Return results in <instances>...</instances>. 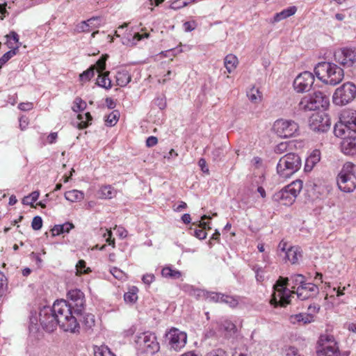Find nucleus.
<instances>
[{"instance_id": "4d7b16f0", "label": "nucleus", "mask_w": 356, "mask_h": 356, "mask_svg": "<svg viewBox=\"0 0 356 356\" xmlns=\"http://www.w3.org/2000/svg\"><path fill=\"white\" fill-rule=\"evenodd\" d=\"M345 128L344 124L340 120L339 124H336L334 129L335 136L337 137L342 136L345 134Z\"/></svg>"}, {"instance_id": "412c9836", "label": "nucleus", "mask_w": 356, "mask_h": 356, "mask_svg": "<svg viewBox=\"0 0 356 356\" xmlns=\"http://www.w3.org/2000/svg\"><path fill=\"white\" fill-rule=\"evenodd\" d=\"M341 149L346 155L356 154V136L344 138L341 143Z\"/></svg>"}, {"instance_id": "72a5a7b5", "label": "nucleus", "mask_w": 356, "mask_h": 356, "mask_svg": "<svg viewBox=\"0 0 356 356\" xmlns=\"http://www.w3.org/2000/svg\"><path fill=\"white\" fill-rule=\"evenodd\" d=\"M161 275L165 278L173 280L179 279L181 276V273L176 269L172 268L171 266H165L161 270Z\"/></svg>"}, {"instance_id": "5fc2aeb1", "label": "nucleus", "mask_w": 356, "mask_h": 356, "mask_svg": "<svg viewBox=\"0 0 356 356\" xmlns=\"http://www.w3.org/2000/svg\"><path fill=\"white\" fill-rule=\"evenodd\" d=\"M100 231L102 232V234L104 237L108 236L107 238L106 239V243H108V245H112L113 248H115V239L111 238L112 232L108 229L104 228H101Z\"/></svg>"}, {"instance_id": "a878e982", "label": "nucleus", "mask_w": 356, "mask_h": 356, "mask_svg": "<svg viewBox=\"0 0 356 356\" xmlns=\"http://www.w3.org/2000/svg\"><path fill=\"white\" fill-rule=\"evenodd\" d=\"M194 291L197 296H200L202 295L209 301L214 302H222V299L223 298V293H221L204 291L200 289L195 290Z\"/></svg>"}, {"instance_id": "4468645a", "label": "nucleus", "mask_w": 356, "mask_h": 356, "mask_svg": "<svg viewBox=\"0 0 356 356\" xmlns=\"http://www.w3.org/2000/svg\"><path fill=\"white\" fill-rule=\"evenodd\" d=\"M314 80V76L312 72L305 71L298 74L294 79L293 88L297 92H307L312 88Z\"/></svg>"}, {"instance_id": "9b49d317", "label": "nucleus", "mask_w": 356, "mask_h": 356, "mask_svg": "<svg viewBox=\"0 0 356 356\" xmlns=\"http://www.w3.org/2000/svg\"><path fill=\"white\" fill-rule=\"evenodd\" d=\"M318 356H339L340 352L334 337L330 334H322L318 341Z\"/></svg>"}, {"instance_id": "f3484780", "label": "nucleus", "mask_w": 356, "mask_h": 356, "mask_svg": "<svg viewBox=\"0 0 356 356\" xmlns=\"http://www.w3.org/2000/svg\"><path fill=\"white\" fill-rule=\"evenodd\" d=\"M330 120L326 114L315 113L309 120V127L316 132H326L330 128Z\"/></svg>"}, {"instance_id": "09e8293b", "label": "nucleus", "mask_w": 356, "mask_h": 356, "mask_svg": "<svg viewBox=\"0 0 356 356\" xmlns=\"http://www.w3.org/2000/svg\"><path fill=\"white\" fill-rule=\"evenodd\" d=\"M86 103L81 97H76L72 106L73 111L78 113L85 109Z\"/></svg>"}, {"instance_id": "a19ab883", "label": "nucleus", "mask_w": 356, "mask_h": 356, "mask_svg": "<svg viewBox=\"0 0 356 356\" xmlns=\"http://www.w3.org/2000/svg\"><path fill=\"white\" fill-rule=\"evenodd\" d=\"M76 275H81L83 274H88L91 272L89 267H86V263L84 260H79L76 264Z\"/></svg>"}, {"instance_id": "9d476101", "label": "nucleus", "mask_w": 356, "mask_h": 356, "mask_svg": "<svg viewBox=\"0 0 356 356\" xmlns=\"http://www.w3.org/2000/svg\"><path fill=\"white\" fill-rule=\"evenodd\" d=\"M356 97V86L350 82L343 83L337 88L333 95V102L338 106L346 105Z\"/></svg>"}, {"instance_id": "2f4dec72", "label": "nucleus", "mask_w": 356, "mask_h": 356, "mask_svg": "<svg viewBox=\"0 0 356 356\" xmlns=\"http://www.w3.org/2000/svg\"><path fill=\"white\" fill-rule=\"evenodd\" d=\"M101 199H111L116 195V191L110 185L102 186L98 191Z\"/></svg>"}, {"instance_id": "e433bc0d", "label": "nucleus", "mask_w": 356, "mask_h": 356, "mask_svg": "<svg viewBox=\"0 0 356 356\" xmlns=\"http://www.w3.org/2000/svg\"><path fill=\"white\" fill-rule=\"evenodd\" d=\"M246 96L252 104H255L261 102L263 97L262 93L258 88H255L254 87L250 89V90L246 94Z\"/></svg>"}, {"instance_id": "2eb2a0df", "label": "nucleus", "mask_w": 356, "mask_h": 356, "mask_svg": "<svg viewBox=\"0 0 356 356\" xmlns=\"http://www.w3.org/2000/svg\"><path fill=\"white\" fill-rule=\"evenodd\" d=\"M39 316L40 325L48 332H53L58 325L52 307H43L40 309Z\"/></svg>"}, {"instance_id": "69168bd1", "label": "nucleus", "mask_w": 356, "mask_h": 356, "mask_svg": "<svg viewBox=\"0 0 356 356\" xmlns=\"http://www.w3.org/2000/svg\"><path fill=\"white\" fill-rule=\"evenodd\" d=\"M33 108V104L31 102H22L18 105V108L23 111H31Z\"/></svg>"}, {"instance_id": "3c124183", "label": "nucleus", "mask_w": 356, "mask_h": 356, "mask_svg": "<svg viewBox=\"0 0 356 356\" xmlns=\"http://www.w3.org/2000/svg\"><path fill=\"white\" fill-rule=\"evenodd\" d=\"M222 302H224V303L228 305L229 307L234 308L238 305V298H236L235 297L223 294V298L222 299Z\"/></svg>"}, {"instance_id": "4be33fe9", "label": "nucleus", "mask_w": 356, "mask_h": 356, "mask_svg": "<svg viewBox=\"0 0 356 356\" xmlns=\"http://www.w3.org/2000/svg\"><path fill=\"white\" fill-rule=\"evenodd\" d=\"M210 217L209 216H207V215H204L202 216L201 218V220L199 222V224H198V228H195L193 230V235L200 239V240H203L204 238H207V232H206V229H210L211 227H209V222H205L204 220L206 219H209Z\"/></svg>"}, {"instance_id": "5701e85b", "label": "nucleus", "mask_w": 356, "mask_h": 356, "mask_svg": "<svg viewBox=\"0 0 356 356\" xmlns=\"http://www.w3.org/2000/svg\"><path fill=\"white\" fill-rule=\"evenodd\" d=\"M302 258V253L300 248L290 247L284 254V259L289 261L292 264L298 263V260Z\"/></svg>"}, {"instance_id": "338daca9", "label": "nucleus", "mask_w": 356, "mask_h": 356, "mask_svg": "<svg viewBox=\"0 0 356 356\" xmlns=\"http://www.w3.org/2000/svg\"><path fill=\"white\" fill-rule=\"evenodd\" d=\"M158 143V139L155 136H149L146 140V145L148 147L155 146Z\"/></svg>"}, {"instance_id": "473e14b6", "label": "nucleus", "mask_w": 356, "mask_h": 356, "mask_svg": "<svg viewBox=\"0 0 356 356\" xmlns=\"http://www.w3.org/2000/svg\"><path fill=\"white\" fill-rule=\"evenodd\" d=\"M109 72H105L98 76L97 84L102 88L109 90L112 87L111 80L108 78Z\"/></svg>"}, {"instance_id": "cd10ccee", "label": "nucleus", "mask_w": 356, "mask_h": 356, "mask_svg": "<svg viewBox=\"0 0 356 356\" xmlns=\"http://www.w3.org/2000/svg\"><path fill=\"white\" fill-rule=\"evenodd\" d=\"M314 316L311 314L300 313L298 314L291 315L289 316V321L291 323H300L307 324L313 321Z\"/></svg>"}, {"instance_id": "ddd939ff", "label": "nucleus", "mask_w": 356, "mask_h": 356, "mask_svg": "<svg viewBox=\"0 0 356 356\" xmlns=\"http://www.w3.org/2000/svg\"><path fill=\"white\" fill-rule=\"evenodd\" d=\"M166 339L171 349L176 351L183 348L187 341V335L184 332L180 331L179 329L172 327L165 334Z\"/></svg>"}, {"instance_id": "0eeeda50", "label": "nucleus", "mask_w": 356, "mask_h": 356, "mask_svg": "<svg viewBox=\"0 0 356 356\" xmlns=\"http://www.w3.org/2000/svg\"><path fill=\"white\" fill-rule=\"evenodd\" d=\"M301 166L300 157L293 153H289L282 156L277 165V172L283 178H288L298 171Z\"/></svg>"}, {"instance_id": "37998d69", "label": "nucleus", "mask_w": 356, "mask_h": 356, "mask_svg": "<svg viewBox=\"0 0 356 356\" xmlns=\"http://www.w3.org/2000/svg\"><path fill=\"white\" fill-rule=\"evenodd\" d=\"M95 66H90L88 70L83 72L79 75V80L82 82L88 81L92 78L95 75Z\"/></svg>"}, {"instance_id": "58836bf2", "label": "nucleus", "mask_w": 356, "mask_h": 356, "mask_svg": "<svg viewBox=\"0 0 356 356\" xmlns=\"http://www.w3.org/2000/svg\"><path fill=\"white\" fill-rule=\"evenodd\" d=\"M6 38H8L7 44L10 49H13L19 46L18 44H20L19 42V35L15 31H11L9 35H6Z\"/></svg>"}, {"instance_id": "603ef678", "label": "nucleus", "mask_w": 356, "mask_h": 356, "mask_svg": "<svg viewBox=\"0 0 356 356\" xmlns=\"http://www.w3.org/2000/svg\"><path fill=\"white\" fill-rule=\"evenodd\" d=\"M107 58H108V56L107 55H105V56H102L95 63V65H94L93 66L95 67V70L98 72H103L104 70H105V67H106V61L107 60Z\"/></svg>"}, {"instance_id": "79ce46f5", "label": "nucleus", "mask_w": 356, "mask_h": 356, "mask_svg": "<svg viewBox=\"0 0 356 356\" xmlns=\"http://www.w3.org/2000/svg\"><path fill=\"white\" fill-rule=\"evenodd\" d=\"M40 196L39 191H33L30 193L29 195L25 196L22 200V203L26 205H31L32 207H34L33 203L37 201Z\"/></svg>"}, {"instance_id": "49530a36", "label": "nucleus", "mask_w": 356, "mask_h": 356, "mask_svg": "<svg viewBox=\"0 0 356 356\" xmlns=\"http://www.w3.org/2000/svg\"><path fill=\"white\" fill-rule=\"evenodd\" d=\"M18 48L19 46H17L16 48L7 51L0 58V68L17 54Z\"/></svg>"}, {"instance_id": "e2e57ef3", "label": "nucleus", "mask_w": 356, "mask_h": 356, "mask_svg": "<svg viewBox=\"0 0 356 356\" xmlns=\"http://www.w3.org/2000/svg\"><path fill=\"white\" fill-rule=\"evenodd\" d=\"M110 272L116 279L118 280H121L124 276V273L117 267H113Z\"/></svg>"}, {"instance_id": "f8f14e48", "label": "nucleus", "mask_w": 356, "mask_h": 356, "mask_svg": "<svg viewBox=\"0 0 356 356\" xmlns=\"http://www.w3.org/2000/svg\"><path fill=\"white\" fill-rule=\"evenodd\" d=\"M137 344L147 354L154 355L160 350V345L156 334L153 332H145L138 336Z\"/></svg>"}, {"instance_id": "c85d7f7f", "label": "nucleus", "mask_w": 356, "mask_h": 356, "mask_svg": "<svg viewBox=\"0 0 356 356\" xmlns=\"http://www.w3.org/2000/svg\"><path fill=\"white\" fill-rule=\"evenodd\" d=\"M238 63L237 57L234 54H228L224 59V65L228 73H232L237 67Z\"/></svg>"}, {"instance_id": "0e129e2a", "label": "nucleus", "mask_w": 356, "mask_h": 356, "mask_svg": "<svg viewBox=\"0 0 356 356\" xmlns=\"http://www.w3.org/2000/svg\"><path fill=\"white\" fill-rule=\"evenodd\" d=\"M154 275L152 273H147L144 275L142 277L143 282L147 285L152 284L154 281Z\"/></svg>"}, {"instance_id": "7ed1b4c3", "label": "nucleus", "mask_w": 356, "mask_h": 356, "mask_svg": "<svg viewBox=\"0 0 356 356\" xmlns=\"http://www.w3.org/2000/svg\"><path fill=\"white\" fill-rule=\"evenodd\" d=\"M265 175L250 173L246 180V204L256 207L260 202V199L266 197V193L263 187L265 182Z\"/></svg>"}, {"instance_id": "ea45409f", "label": "nucleus", "mask_w": 356, "mask_h": 356, "mask_svg": "<svg viewBox=\"0 0 356 356\" xmlns=\"http://www.w3.org/2000/svg\"><path fill=\"white\" fill-rule=\"evenodd\" d=\"M220 329L230 336L236 332L235 325L229 321H223L220 325Z\"/></svg>"}, {"instance_id": "774afa93", "label": "nucleus", "mask_w": 356, "mask_h": 356, "mask_svg": "<svg viewBox=\"0 0 356 356\" xmlns=\"http://www.w3.org/2000/svg\"><path fill=\"white\" fill-rule=\"evenodd\" d=\"M207 356H226V353L222 349H216L207 353Z\"/></svg>"}, {"instance_id": "de8ad7c7", "label": "nucleus", "mask_w": 356, "mask_h": 356, "mask_svg": "<svg viewBox=\"0 0 356 356\" xmlns=\"http://www.w3.org/2000/svg\"><path fill=\"white\" fill-rule=\"evenodd\" d=\"M95 323V316L92 314H87L83 316V325L86 329H91Z\"/></svg>"}, {"instance_id": "13d9d810", "label": "nucleus", "mask_w": 356, "mask_h": 356, "mask_svg": "<svg viewBox=\"0 0 356 356\" xmlns=\"http://www.w3.org/2000/svg\"><path fill=\"white\" fill-rule=\"evenodd\" d=\"M42 226V220L40 216H35L31 222V227L34 230H39Z\"/></svg>"}, {"instance_id": "864d4df0", "label": "nucleus", "mask_w": 356, "mask_h": 356, "mask_svg": "<svg viewBox=\"0 0 356 356\" xmlns=\"http://www.w3.org/2000/svg\"><path fill=\"white\" fill-rule=\"evenodd\" d=\"M225 156V151L222 147H218L211 152V156L213 161H220Z\"/></svg>"}, {"instance_id": "6e6552de", "label": "nucleus", "mask_w": 356, "mask_h": 356, "mask_svg": "<svg viewBox=\"0 0 356 356\" xmlns=\"http://www.w3.org/2000/svg\"><path fill=\"white\" fill-rule=\"evenodd\" d=\"M302 188V181L297 179L285 186L274 195L275 199L284 205H291Z\"/></svg>"}, {"instance_id": "f704fd0d", "label": "nucleus", "mask_w": 356, "mask_h": 356, "mask_svg": "<svg viewBox=\"0 0 356 356\" xmlns=\"http://www.w3.org/2000/svg\"><path fill=\"white\" fill-rule=\"evenodd\" d=\"M138 289L133 286L129 289V291L124 294V300L125 302L129 304L135 303L138 300Z\"/></svg>"}, {"instance_id": "f03ea898", "label": "nucleus", "mask_w": 356, "mask_h": 356, "mask_svg": "<svg viewBox=\"0 0 356 356\" xmlns=\"http://www.w3.org/2000/svg\"><path fill=\"white\" fill-rule=\"evenodd\" d=\"M53 312L56 316L58 325L65 332H79L80 326L76 318L72 315L73 308L65 300L56 301L53 306Z\"/></svg>"}, {"instance_id": "6e6d98bb", "label": "nucleus", "mask_w": 356, "mask_h": 356, "mask_svg": "<svg viewBox=\"0 0 356 356\" xmlns=\"http://www.w3.org/2000/svg\"><path fill=\"white\" fill-rule=\"evenodd\" d=\"M191 3V2H190V0H188V1L177 0V1H173L170 4V7L171 9L178 10V9H180L181 8H184V7L188 6Z\"/></svg>"}, {"instance_id": "dca6fc26", "label": "nucleus", "mask_w": 356, "mask_h": 356, "mask_svg": "<svg viewBox=\"0 0 356 356\" xmlns=\"http://www.w3.org/2000/svg\"><path fill=\"white\" fill-rule=\"evenodd\" d=\"M334 60L345 67H351L356 63V50L351 48H341L334 54Z\"/></svg>"}, {"instance_id": "bf43d9fd", "label": "nucleus", "mask_w": 356, "mask_h": 356, "mask_svg": "<svg viewBox=\"0 0 356 356\" xmlns=\"http://www.w3.org/2000/svg\"><path fill=\"white\" fill-rule=\"evenodd\" d=\"M289 143L286 142H282L279 143L275 148V152L277 154H282L287 151Z\"/></svg>"}, {"instance_id": "423d86ee", "label": "nucleus", "mask_w": 356, "mask_h": 356, "mask_svg": "<svg viewBox=\"0 0 356 356\" xmlns=\"http://www.w3.org/2000/svg\"><path fill=\"white\" fill-rule=\"evenodd\" d=\"M329 104L330 100L327 95L321 91H315L301 99L298 104V108L303 111H311L320 108L325 109Z\"/></svg>"}, {"instance_id": "8fccbe9b", "label": "nucleus", "mask_w": 356, "mask_h": 356, "mask_svg": "<svg viewBox=\"0 0 356 356\" xmlns=\"http://www.w3.org/2000/svg\"><path fill=\"white\" fill-rule=\"evenodd\" d=\"M29 330L30 333H37L39 330V325L38 324V318L35 316H31L29 318Z\"/></svg>"}, {"instance_id": "c03bdc74", "label": "nucleus", "mask_w": 356, "mask_h": 356, "mask_svg": "<svg viewBox=\"0 0 356 356\" xmlns=\"http://www.w3.org/2000/svg\"><path fill=\"white\" fill-rule=\"evenodd\" d=\"M120 117L119 112L118 111H113L106 116V124L109 127H113L116 124Z\"/></svg>"}, {"instance_id": "a18cd8bd", "label": "nucleus", "mask_w": 356, "mask_h": 356, "mask_svg": "<svg viewBox=\"0 0 356 356\" xmlns=\"http://www.w3.org/2000/svg\"><path fill=\"white\" fill-rule=\"evenodd\" d=\"M94 355L95 356H115L107 346H104L96 348Z\"/></svg>"}, {"instance_id": "052dcab7", "label": "nucleus", "mask_w": 356, "mask_h": 356, "mask_svg": "<svg viewBox=\"0 0 356 356\" xmlns=\"http://www.w3.org/2000/svg\"><path fill=\"white\" fill-rule=\"evenodd\" d=\"M77 118L80 120V122L77 124V128L79 129H83L88 127V123L86 122V121H85V114H79Z\"/></svg>"}, {"instance_id": "a211bd4d", "label": "nucleus", "mask_w": 356, "mask_h": 356, "mask_svg": "<svg viewBox=\"0 0 356 356\" xmlns=\"http://www.w3.org/2000/svg\"><path fill=\"white\" fill-rule=\"evenodd\" d=\"M67 298L68 304L73 308L74 313L81 314L85 306V296L83 293L79 289H72L68 291Z\"/></svg>"}, {"instance_id": "4c0bfd02", "label": "nucleus", "mask_w": 356, "mask_h": 356, "mask_svg": "<svg viewBox=\"0 0 356 356\" xmlns=\"http://www.w3.org/2000/svg\"><path fill=\"white\" fill-rule=\"evenodd\" d=\"M99 20V17H92L86 21H82L76 26V31L78 33L89 32L90 31L89 22Z\"/></svg>"}, {"instance_id": "f257e3e1", "label": "nucleus", "mask_w": 356, "mask_h": 356, "mask_svg": "<svg viewBox=\"0 0 356 356\" xmlns=\"http://www.w3.org/2000/svg\"><path fill=\"white\" fill-rule=\"evenodd\" d=\"M305 283V277L301 274L292 275L289 278L280 277L274 285L275 293L271 302L277 305L286 307L290 304L291 297L298 286Z\"/></svg>"}, {"instance_id": "aec40b11", "label": "nucleus", "mask_w": 356, "mask_h": 356, "mask_svg": "<svg viewBox=\"0 0 356 356\" xmlns=\"http://www.w3.org/2000/svg\"><path fill=\"white\" fill-rule=\"evenodd\" d=\"M340 119L345 127L356 132V111L346 110L343 111Z\"/></svg>"}, {"instance_id": "c9c22d12", "label": "nucleus", "mask_w": 356, "mask_h": 356, "mask_svg": "<svg viewBox=\"0 0 356 356\" xmlns=\"http://www.w3.org/2000/svg\"><path fill=\"white\" fill-rule=\"evenodd\" d=\"M74 228V225L71 222H65L63 225H57L51 229L53 236H58L63 233H68Z\"/></svg>"}, {"instance_id": "20e7f679", "label": "nucleus", "mask_w": 356, "mask_h": 356, "mask_svg": "<svg viewBox=\"0 0 356 356\" xmlns=\"http://www.w3.org/2000/svg\"><path fill=\"white\" fill-rule=\"evenodd\" d=\"M314 72L323 83L332 86L337 85L344 77L343 69L330 62L318 63L314 68Z\"/></svg>"}, {"instance_id": "680f3d73", "label": "nucleus", "mask_w": 356, "mask_h": 356, "mask_svg": "<svg viewBox=\"0 0 356 356\" xmlns=\"http://www.w3.org/2000/svg\"><path fill=\"white\" fill-rule=\"evenodd\" d=\"M114 230L116 231V234L121 238H124L127 236V231L122 227L115 226Z\"/></svg>"}, {"instance_id": "7c9ffc66", "label": "nucleus", "mask_w": 356, "mask_h": 356, "mask_svg": "<svg viewBox=\"0 0 356 356\" xmlns=\"http://www.w3.org/2000/svg\"><path fill=\"white\" fill-rule=\"evenodd\" d=\"M65 198L71 202H80L83 200L84 193L81 191L71 190L65 192Z\"/></svg>"}, {"instance_id": "39448f33", "label": "nucleus", "mask_w": 356, "mask_h": 356, "mask_svg": "<svg viewBox=\"0 0 356 356\" xmlns=\"http://www.w3.org/2000/svg\"><path fill=\"white\" fill-rule=\"evenodd\" d=\"M337 184L342 192H353L356 188V165L346 162L337 177Z\"/></svg>"}, {"instance_id": "6ab92c4d", "label": "nucleus", "mask_w": 356, "mask_h": 356, "mask_svg": "<svg viewBox=\"0 0 356 356\" xmlns=\"http://www.w3.org/2000/svg\"><path fill=\"white\" fill-rule=\"evenodd\" d=\"M298 299L305 300L316 296L318 293V287L313 283H307L298 286L295 291Z\"/></svg>"}, {"instance_id": "bb28decb", "label": "nucleus", "mask_w": 356, "mask_h": 356, "mask_svg": "<svg viewBox=\"0 0 356 356\" xmlns=\"http://www.w3.org/2000/svg\"><path fill=\"white\" fill-rule=\"evenodd\" d=\"M250 173L265 175V169L263 165L262 159L260 157L254 156L250 163Z\"/></svg>"}, {"instance_id": "1a4fd4ad", "label": "nucleus", "mask_w": 356, "mask_h": 356, "mask_svg": "<svg viewBox=\"0 0 356 356\" xmlns=\"http://www.w3.org/2000/svg\"><path fill=\"white\" fill-rule=\"evenodd\" d=\"M273 130L281 138L296 137L300 132L299 125L296 121L283 118L275 121Z\"/></svg>"}, {"instance_id": "c756f323", "label": "nucleus", "mask_w": 356, "mask_h": 356, "mask_svg": "<svg viewBox=\"0 0 356 356\" xmlns=\"http://www.w3.org/2000/svg\"><path fill=\"white\" fill-rule=\"evenodd\" d=\"M321 152L318 149L314 150L306 160L305 169L312 170L320 161Z\"/></svg>"}, {"instance_id": "393cba45", "label": "nucleus", "mask_w": 356, "mask_h": 356, "mask_svg": "<svg viewBox=\"0 0 356 356\" xmlns=\"http://www.w3.org/2000/svg\"><path fill=\"white\" fill-rule=\"evenodd\" d=\"M116 84L120 87H125L131 81V76L129 72L125 69H120L117 71Z\"/></svg>"}, {"instance_id": "b1692460", "label": "nucleus", "mask_w": 356, "mask_h": 356, "mask_svg": "<svg viewBox=\"0 0 356 356\" xmlns=\"http://www.w3.org/2000/svg\"><path fill=\"white\" fill-rule=\"evenodd\" d=\"M297 8L295 6H290L286 9H284L280 13H277L273 18L270 19V22L273 24L279 22L283 19H285L296 14Z\"/></svg>"}]
</instances>
